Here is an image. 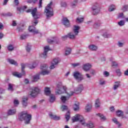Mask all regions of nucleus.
<instances>
[{"instance_id": "0e129e2a", "label": "nucleus", "mask_w": 128, "mask_h": 128, "mask_svg": "<svg viewBox=\"0 0 128 128\" xmlns=\"http://www.w3.org/2000/svg\"><path fill=\"white\" fill-rule=\"evenodd\" d=\"M68 38V35H66V36H63L62 37V39L63 40H66V38Z\"/></svg>"}, {"instance_id": "c756f323", "label": "nucleus", "mask_w": 128, "mask_h": 128, "mask_svg": "<svg viewBox=\"0 0 128 128\" xmlns=\"http://www.w3.org/2000/svg\"><path fill=\"white\" fill-rule=\"evenodd\" d=\"M8 62H10V64H14V66H18V62H16V60L12 59H8Z\"/></svg>"}, {"instance_id": "2f4dec72", "label": "nucleus", "mask_w": 128, "mask_h": 128, "mask_svg": "<svg viewBox=\"0 0 128 128\" xmlns=\"http://www.w3.org/2000/svg\"><path fill=\"white\" fill-rule=\"evenodd\" d=\"M22 104L24 106H28V98H23Z\"/></svg>"}, {"instance_id": "2eb2a0df", "label": "nucleus", "mask_w": 128, "mask_h": 128, "mask_svg": "<svg viewBox=\"0 0 128 128\" xmlns=\"http://www.w3.org/2000/svg\"><path fill=\"white\" fill-rule=\"evenodd\" d=\"M92 66L90 63H87L83 64L82 68L85 72H88L89 70H90Z\"/></svg>"}, {"instance_id": "20e7f679", "label": "nucleus", "mask_w": 128, "mask_h": 128, "mask_svg": "<svg viewBox=\"0 0 128 128\" xmlns=\"http://www.w3.org/2000/svg\"><path fill=\"white\" fill-rule=\"evenodd\" d=\"M72 121L73 122H80L82 126L86 124V120L80 114H76L72 118Z\"/></svg>"}, {"instance_id": "ddd939ff", "label": "nucleus", "mask_w": 128, "mask_h": 128, "mask_svg": "<svg viewBox=\"0 0 128 128\" xmlns=\"http://www.w3.org/2000/svg\"><path fill=\"white\" fill-rule=\"evenodd\" d=\"M49 50H50V48L49 46H46L44 47V52L40 54V56H42V58H46L48 52Z\"/></svg>"}, {"instance_id": "72a5a7b5", "label": "nucleus", "mask_w": 128, "mask_h": 128, "mask_svg": "<svg viewBox=\"0 0 128 128\" xmlns=\"http://www.w3.org/2000/svg\"><path fill=\"white\" fill-rule=\"evenodd\" d=\"M47 42L48 44H52V42H56V38H53V40L48 38V39Z\"/></svg>"}, {"instance_id": "9d476101", "label": "nucleus", "mask_w": 128, "mask_h": 128, "mask_svg": "<svg viewBox=\"0 0 128 128\" xmlns=\"http://www.w3.org/2000/svg\"><path fill=\"white\" fill-rule=\"evenodd\" d=\"M30 96L32 98H36L38 94H40V88L38 87H33L31 88Z\"/></svg>"}, {"instance_id": "a878e982", "label": "nucleus", "mask_w": 128, "mask_h": 128, "mask_svg": "<svg viewBox=\"0 0 128 128\" xmlns=\"http://www.w3.org/2000/svg\"><path fill=\"white\" fill-rule=\"evenodd\" d=\"M84 126H86L87 128H94V123H92V122H90L88 124H86L85 122V124Z\"/></svg>"}, {"instance_id": "e2e57ef3", "label": "nucleus", "mask_w": 128, "mask_h": 128, "mask_svg": "<svg viewBox=\"0 0 128 128\" xmlns=\"http://www.w3.org/2000/svg\"><path fill=\"white\" fill-rule=\"evenodd\" d=\"M116 72L117 74H118V76H120V69H118L117 70H116Z\"/></svg>"}, {"instance_id": "aec40b11", "label": "nucleus", "mask_w": 128, "mask_h": 128, "mask_svg": "<svg viewBox=\"0 0 128 128\" xmlns=\"http://www.w3.org/2000/svg\"><path fill=\"white\" fill-rule=\"evenodd\" d=\"M116 116H117L120 117L122 116V118H124V112L122 110H118L116 112Z\"/></svg>"}, {"instance_id": "0eeeda50", "label": "nucleus", "mask_w": 128, "mask_h": 128, "mask_svg": "<svg viewBox=\"0 0 128 128\" xmlns=\"http://www.w3.org/2000/svg\"><path fill=\"white\" fill-rule=\"evenodd\" d=\"M21 67H22V74L18 72H13L12 74L13 76H14L20 78L22 76H26V72H24V68H26V64H22Z\"/></svg>"}, {"instance_id": "58836bf2", "label": "nucleus", "mask_w": 128, "mask_h": 128, "mask_svg": "<svg viewBox=\"0 0 128 128\" xmlns=\"http://www.w3.org/2000/svg\"><path fill=\"white\" fill-rule=\"evenodd\" d=\"M30 50H32V45L30 44H28L26 46V50L28 52H30Z\"/></svg>"}, {"instance_id": "bf43d9fd", "label": "nucleus", "mask_w": 128, "mask_h": 128, "mask_svg": "<svg viewBox=\"0 0 128 128\" xmlns=\"http://www.w3.org/2000/svg\"><path fill=\"white\" fill-rule=\"evenodd\" d=\"M112 66H118V63H116V62H112Z\"/></svg>"}, {"instance_id": "3c124183", "label": "nucleus", "mask_w": 128, "mask_h": 128, "mask_svg": "<svg viewBox=\"0 0 128 128\" xmlns=\"http://www.w3.org/2000/svg\"><path fill=\"white\" fill-rule=\"evenodd\" d=\"M72 66H74V68H76V66H80V63H74L72 64Z\"/></svg>"}, {"instance_id": "49530a36", "label": "nucleus", "mask_w": 128, "mask_h": 128, "mask_svg": "<svg viewBox=\"0 0 128 128\" xmlns=\"http://www.w3.org/2000/svg\"><path fill=\"white\" fill-rule=\"evenodd\" d=\"M84 22V18H78L76 20V22L80 23V22Z\"/></svg>"}, {"instance_id": "09e8293b", "label": "nucleus", "mask_w": 128, "mask_h": 128, "mask_svg": "<svg viewBox=\"0 0 128 128\" xmlns=\"http://www.w3.org/2000/svg\"><path fill=\"white\" fill-rule=\"evenodd\" d=\"M70 116L69 112H68L67 114L65 116V118L66 120V122H68Z\"/></svg>"}, {"instance_id": "79ce46f5", "label": "nucleus", "mask_w": 128, "mask_h": 128, "mask_svg": "<svg viewBox=\"0 0 128 128\" xmlns=\"http://www.w3.org/2000/svg\"><path fill=\"white\" fill-rule=\"evenodd\" d=\"M116 10V6L114 5H111L108 9L109 12H114Z\"/></svg>"}, {"instance_id": "7ed1b4c3", "label": "nucleus", "mask_w": 128, "mask_h": 128, "mask_svg": "<svg viewBox=\"0 0 128 128\" xmlns=\"http://www.w3.org/2000/svg\"><path fill=\"white\" fill-rule=\"evenodd\" d=\"M52 5V2H51L45 8L44 12L46 13L47 18H50V16H54V10L51 6Z\"/></svg>"}, {"instance_id": "f8f14e48", "label": "nucleus", "mask_w": 128, "mask_h": 128, "mask_svg": "<svg viewBox=\"0 0 128 128\" xmlns=\"http://www.w3.org/2000/svg\"><path fill=\"white\" fill-rule=\"evenodd\" d=\"M74 76L76 80L78 82H82L84 80V76L82 74L78 72H74Z\"/></svg>"}, {"instance_id": "603ef678", "label": "nucleus", "mask_w": 128, "mask_h": 128, "mask_svg": "<svg viewBox=\"0 0 128 128\" xmlns=\"http://www.w3.org/2000/svg\"><path fill=\"white\" fill-rule=\"evenodd\" d=\"M103 74L104 76H110V73L106 71H105L104 72Z\"/></svg>"}, {"instance_id": "1a4fd4ad", "label": "nucleus", "mask_w": 128, "mask_h": 128, "mask_svg": "<svg viewBox=\"0 0 128 128\" xmlns=\"http://www.w3.org/2000/svg\"><path fill=\"white\" fill-rule=\"evenodd\" d=\"M92 14L94 16H96L100 13V4L98 2H95L93 4L92 6Z\"/></svg>"}, {"instance_id": "ea45409f", "label": "nucleus", "mask_w": 128, "mask_h": 128, "mask_svg": "<svg viewBox=\"0 0 128 128\" xmlns=\"http://www.w3.org/2000/svg\"><path fill=\"white\" fill-rule=\"evenodd\" d=\"M71 52H72V49H70V48H66L65 51V56H68V54H70Z\"/></svg>"}, {"instance_id": "cd10ccee", "label": "nucleus", "mask_w": 128, "mask_h": 128, "mask_svg": "<svg viewBox=\"0 0 128 128\" xmlns=\"http://www.w3.org/2000/svg\"><path fill=\"white\" fill-rule=\"evenodd\" d=\"M38 66V62H34L32 64H28V66L30 68H34Z\"/></svg>"}, {"instance_id": "5fc2aeb1", "label": "nucleus", "mask_w": 128, "mask_h": 128, "mask_svg": "<svg viewBox=\"0 0 128 128\" xmlns=\"http://www.w3.org/2000/svg\"><path fill=\"white\" fill-rule=\"evenodd\" d=\"M90 74H96V70H94L91 69L90 70Z\"/></svg>"}, {"instance_id": "37998d69", "label": "nucleus", "mask_w": 128, "mask_h": 128, "mask_svg": "<svg viewBox=\"0 0 128 128\" xmlns=\"http://www.w3.org/2000/svg\"><path fill=\"white\" fill-rule=\"evenodd\" d=\"M112 121L114 122V124H118V126H122L120 124V122H118V120L116 118H113Z\"/></svg>"}, {"instance_id": "f3484780", "label": "nucleus", "mask_w": 128, "mask_h": 128, "mask_svg": "<svg viewBox=\"0 0 128 128\" xmlns=\"http://www.w3.org/2000/svg\"><path fill=\"white\" fill-rule=\"evenodd\" d=\"M62 24H63L66 26V28H68V26H70V20H68L66 18H64L62 19Z\"/></svg>"}, {"instance_id": "680f3d73", "label": "nucleus", "mask_w": 128, "mask_h": 128, "mask_svg": "<svg viewBox=\"0 0 128 128\" xmlns=\"http://www.w3.org/2000/svg\"><path fill=\"white\" fill-rule=\"evenodd\" d=\"M118 18H124V13H120L118 16Z\"/></svg>"}, {"instance_id": "393cba45", "label": "nucleus", "mask_w": 128, "mask_h": 128, "mask_svg": "<svg viewBox=\"0 0 128 128\" xmlns=\"http://www.w3.org/2000/svg\"><path fill=\"white\" fill-rule=\"evenodd\" d=\"M16 110L15 109L10 110L8 112V116H12V114H15Z\"/></svg>"}, {"instance_id": "c9c22d12", "label": "nucleus", "mask_w": 128, "mask_h": 128, "mask_svg": "<svg viewBox=\"0 0 128 128\" xmlns=\"http://www.w3.org/2000/svg\"><path fill=\"white\" fill-rule=\"evenodd\" d=\"M76 4H78V0H74L70 4V6L72 8H76Z\"/></svg>"}, {"instance_id": "5701e85b", "label": "nucleus", "mask_w": 128, "mask_h": 128, "mask_svg": "<svg viewBox=\"0 0 128 128\" xmlns=\"http://www.w3.org/2000/svg\"><path fill=\"white\" fill-rule=\"evenodd\" d=\"M45 94L46 96H50V88L46 87L44 90Z\"/></svg>"}, {"instance_id": "9b49d317", "label": "nucleus", "mask_w": 128, "mask_h": 128, "mask_svg": "<svg viewBox=\"0 0 128 128\" xmlns=\"http://www.w3.org/2000/svg\"><path fill=\"white\" fill-rule=\"evenodd\" d=\"M48 66L46 64H44L40 66V69L42 70V71L40 72V74H42V76H46V74H50V71L46 70H48Z\"/></svg>"}, {"instance_id": "f03ea898", "label": "nucleus", "mask_w": 128, "mask_h": 128, "mask_svg": "<svg viewBox=\"0 0 128 128\" xmlns=\"http://www.w3.org/2000/svg\"><path fill=\"white\" fill-rule=\"evenodd\" d=\"M36 10V8H34V9H28L26 11V12H31L33 18H34V20L32 22L33 26H36V24L38 22L36 20L40 18V15L38 14Z\"/></svg>"}, {"instance_id": "a19ab883", "label": "nucleus", "mask_w": 128, "mask_h": 128, "mask_svg": "<svg viewBox=\"0 0 128 128\" xmlns=\"http://www.w3.org/2000/svg\"><path fill=\"white\" fill-rule=\"evenodd\" d=\"M56 100V98L54 97V95L50 94V102H54Z\"/></svg>"}, {"instance_id": "a18cd8bd", "label": "nucleus", "mask_w": 128, "mask_h": 128, "mask_svg": "<svg viewBox=\"0 0 128 128\" xmlns=\"http://www.w3.org/2000/svg\"><path fill=\"white\" fill-rule=\"evenodd\" d=\"M60 6L62 8H66L68 6V4L66 2H61Z\"/></svg>"}, {"instance_id": "7c9ffc66", "label": "nucleus", "mask_w": 128, "mask_h": 128, "mask_svg": "<svg viewBox=\"0 0 128 128\" xmlns=\"http://www.w3.org/2000/svg\"><path fill=\"white\" fill-rule=\"evenodd\" d=\"M40 80V74H37L33 76V82H38Z\"/></svg>"}, {"instance_id": "412c9836", "label": "nucleus", "mask_w": 128, "mask_h": 128, "mask_svg": "<svg viewBox=\"0 0 128 128\" xmlns=\"http://www.w3.org/2000/svg\"><path fill=\"white\" fill-rule=\"evenodd\" d=\"M74 108L75 112H78L80 110V104L78 102H76L74 104Z\"/></svg>"}, {"instance_id": "c03bdc74", "label": "nucleus", "mask_w": 128, "mask_h": 128, "mask_svg": "<svg viewBox=\"0 0 128 128\" xmlns=\"http://www.w3.org/2000/svg\"><path fill=\"white\" fill-rule=\"evenodd\" d=\"M14 46L12 44H10L8 46V49L9 50L10 52H12V50H14Z\"/></svg>"}, {"instance_id": "bb28decb", "label": "nucleus", "mask_w": 128, "mask_h": 128, "mask_svg": "<svg viewBox=\"0 0 128 128\" xmlns=\"http://www.w3.org/2000/svg\"><path fill=\"white\" fill-rule=\"evenodd\" d=\"M100 106V99L97 98L95 101V107L98 108Z\"/></svg>"}, {"instance_id": "774afa93", "label": "nucleus", "mask_w": 128, "mask_h": 128, "mask_svg": "<svg viewBox=\"0 0 128 128\" xmlns=\"http://www.w3.org/2000/svg\"><path fill=\"white\" fill-rule=\"evenodd\" d=\"M14 104H18V100H14Z\"/></svg>"}, {"instance_id": "8fccbe9b", "label": "nucleus", "mask_w": 128, "mask_h": 128, "mask_svg": "<svg viewBox=\"0 0 128 128\" xmlns=\"http://www.w3.org/2000/svg\"><path fill=\"white\" fill-rule=\"evenodd\" d=\"M128 6L127 5H124L123 6V8H122V10L123 12H126L128 10Z\"/></svg>"}, {"instance_id": "69168bd1", "label": "nucleus", "mask_w": 128, "mask_h": 128, "mask_svg": "<svg viewBox=\"0 0 128 128\" xmlns=\"http://www.w3.org/2000/svg\"><path fill=\"white\" fill-rule=\"evenodd\" d=\"M8 0H4L3 2V6H6L8 4Z\"/></svg>"}, {"instance_id": "6e6d98bb", "label": "nucleus", "mask_w": 128, "mask_h": 128, "mask_svg": "<svg viewBox=\"0 0 128 128\" xmlns=\"http://www.w3.org/2000/svg\"><path fill=\"white\" fill-rule=\"evenodd\" d=\"M26 36H27L26 35L22 34L20 38L21 40H26Z\"/></svg>"}, {"instance_id": "13d9d810", "label": "nucleus", "mask_w": 128, "mask_h": 128, "mask_svg": "<svg viewBox=\"0 0 128 128\" xmlns=\"http://www.w3.org/2000/svg\"><path fill=\"white\" fill-rule=\"evenodd\" d=\"M62 110H68V106H62Z\"/></svg>"}, {"instance_id": "6e6552de", "label": "nucleus", "mask_w": 128, "mask_h": 128, "mask_svg": "<svg viewBox=\"0 0 128 128\" xmlns=\"http://www.w3.org/2000/svg\"><path fill=\"white\" fill-rule=\"evenodd\" d=\"M80 26H74V28L73 30V33H70L69 34H68V37L69 38H70L71 40H74V38H76V36H78V30H80Z\"/></svg>"}, {"instance_id": "de8ad7c7", "label": "nucleus", "mask_w": 128, "mask_h": 128, "mask_svg": "<svg viewBox=\"0 0 128 128\" xmlns=\"http://www.w3.org/2000/svg\"><path fill=\"white\" fill-rule=\"evenodd\" d=\"M126 22L124 20H121L120 22H118V24L120 26H124V24Z\"/></svg>"}, {"instance_id": "e433bc0d", "label": "nucleus", "mask_w": 128, "mask_h": 128, "mask_svg": "<svg viewBox=\"0 0 128 128\" xmlns=\"http://www.w3.org/2000/svg\"><path fill=\"white\" fill-rule=\"evenodd\" d=\"M27 8L28 7L26 6H22L20 8L18 7L17 8V10H18L20 12L22 10H26Z\"/></svg>"}, {"instance_id": "39448f33", "label": "nucleus", "mask_w": 128, "mask_h": 128, "mask_svg": "<svg viewBox=\"0 0 128 128\" xmlns=\"http://www.w3.org/2000/svg\"><path fill=\"white\" fill-rule=\"evenodd\" d=\"M56 90V94H62L66 92V86H62V83H59L57 84Z\"/></svg>"}, {"instance_id": "a211bd4d", "label": "nucleus", "mask_w": 128, "mask_h": 128, "mask_svg": "<svg viewBox=\"0 0 128 128\" xmlns=\"http://www.w3.org/2000/svg\"><path fill=\"white\" fill-rule=\"evenodd\" d=\"M49 116H50V118L54 120H58L60 118V116H58L56 115L52 114V113H50Z\"/></svg>"}, {"instance_id": "423d86ee", "label": "nucleus", "mask_w": 128, "mask_h": 128, "mask_svg": "<svg viewBox=\"0 0 128 128\" xmlns=\"http://www.w3.org/2000/svg\"><path fill=\"white\" fill-rule=\"evenodd\" d=\"M84 90V86H82V84H80L79 86H78L74 90V92H67V94L68 96H72V94H80L82 92V90Z\"/></svg>"}, {"instance_id": "6ab92c4d", "label": "nucleus", "mask_w": 128, "mask_h": 128, "mask_svg": "<svg viewBox=\"0 0 128 128\" xmlns=\"http://www.w3.org/2000/svg\"><path fill=\"white\" fill-rule=\"evenodd\" d=\"M88 48L90 50L96 52V50H98V46L94 44H90L88 46Z\"/></svg>"}, {"instance_id": "052dcab7", "label": "nucleus", "mask_w": 128, "mask_h": 128, "mask_svg": "<svg viewBox=\"0 0 128 128\" xmlns=\"http://www.w3.org/2000/svg\"><path fill=\"white\" fill-rule=\"evenodd\" d=\"M42 0H40V1H39V8H42Z\"/></svg>"}, {"instance_id": "864d4df0", "label": "nucleus", "mask_w": 128, "mask_h": 128, "mask_svg": "<svg viewBox=\"0 0 128 128\" xmlns=\"http://www.w3.org/2000/svg\"><path fill=\"white\" fill-rule=\"evenodd\" d=\"M38 2V0H29L28 1V2H29L30 4L32 2H34V4H36Z\"/></svg>"}, {"instance_id": "4be33fe9", "label": "nucleus", "mask_w": 128, "mask_h": 128, "mask_svg": "<svg viewBox=\"0 0 128 128\" xmlns=\"http://www.w3.org/2000/svg\"><path fill=\"white\" fill-rule=\"evenodd\" d=\"M120 86V82H116L113 87L114 90H118Z\"/></svg>"}, {"instance_id": "dca6fc26", "label": "nucleus", "mask_w": 128, "mask_h": 128, "mask_svg": "<svg viewBox=\"0 0 128 128\" xmlns=\"http://www.w3.org/2000/svg\"><path fill=\"white\" fill-rule=\"evenodd\" d=\"M28 30L29 32H33L34 34H38L39 32L38 30H36V27L34 26H29Z\"/></svg>"}, {"instance_id": "473e14b6", "label": "nucleus", "mask_w": 128, "mask_h": 128, "mask_svg": "<svg viewBox=\"0 0 128 128\" xmlns=\"http://www.w3.org/2000/svg\"><path fill=\"white\" fill-rule=\"evenodd\" d=\"M96 116H99L101 120H102V122H104V120H106V117L104 116L102 114H100V113H98L96 114Z\"/></svg>"}, {"instance_id": "338daca9", "label": "nucleus", "mask_w": 128, "mask_h": 128, "mask_svg": "<svg viewBox=\"0 0 128 128\" xmlns=\"http://www.w3.org/2000/svg\"><path fill=\"white\" fill-rule=\"evenodd\" d=\"M118 46H124V43L122 42H118Z\"/></svg>"}, {"instance_id": "4d7b16f0", "label": "nucleus", "mask_w": 128, "mask_h": 128, "mask_svg": "<svg viewBox=\"0 0 128 128\" xmlns=\"http://www.w3.org/2000/svg\"><path fill=\"white\" fill-rule=\"evenodd\" d=\"M103 36H104V38H110V36L108 34V33H105L103 34Z\"/></svg>"}, {"instance_id": "c85d7f7f", "label": "nucleus", "mask_w": 128, "mask_h": 128, "mask_svg": "<svg viewBox=\"0 0 128 128\" xmlns=\"http://www.w3.org/2000/svg\"><path fill=\"white\" fill-rule=\"evenodd\" d=\"M92 108V104H87L86 106L85 110H86V112H90Z\"/></svg>"}, {"instance_id": "4468645a", "label": "nucleus", "mask_w": 128, "mask_h": 128, "mask_svg": "<svg viewBox=\"0 0 128 128\" xmlns=\"http://www.w3.org/2000/svg\"><path fill=\"white\" fill-rule=\"evenodd\" d=\"M60 62V58H54L52 62V65L50 66V68L52 70V68H56L55 66H56Z\"/></svg>"}, {"instance_id": "f257e3e1", "label": "nucleus", "mask_w": 128, "mask_h": 128, "mask_svg": "<svg viewBox=\"0 0 128 128\" xmlns=\"http://www.w3.org/2000/svg\"><path fill=\"white\" fill-rule=\"evenodd\" d=\"M19 118L20 120H24L26 124H28L32 120V115L28 114V112L24 111L21 112Z\"/></svg>"}, {"instance_id": "4c0bfd02", "label": "nucleus", "mask_w": 128, "mask_h": 128, "mask_svg": "<svg viewBox=\"0 0 128 128\" xmlns=\"http://www.w3.org/2000/svg\"><path fill=\"white\" fill-rule=\"evenodd\" d=\"M60 100L62 102L64 103L66 102V100H68V96H63L60 98Z\"/></svg>"}, {"instance_id": "b1692460", "label": "nucleus", "mask_w": 128, "mask_h": 128, "mask_svg": "<svg viewBox=\"0 0 128 128\" xmlns=\"http://www.w3.org/2000/svg\"><path fill=\"white\" fill-rule=\"evenodd\" d=\"M100 24H102V22H100V20L96 21L94 24V28H99V26H100Z\"/></svg>"}, {"instance_id": "f704fd0d", "label": "nucleus", "mask_w": 128, "mask_h": 128, "mask_svg": "<svg viewBox=\"0 0 128 128\" xmlns=\"http://www.w3.org/2000/svg\"><path fill=\"white\" fill-rule=\"evenodd\" d=\"M14 84H9L8 85V90H10V92H14Z\"/></svg>"}]
</instances>
